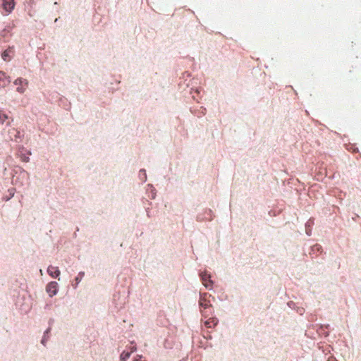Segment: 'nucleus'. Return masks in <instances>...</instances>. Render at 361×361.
<instances>
[{
  "label": "nucleus",
  "instance_id": "nucleus-1",
  "mask_svg": "<svg viewBox=\"0 0 361 361\" xmlns=\"http://www.w3.org/2000/svg\"><path fill=\"white\" fill-rule=\"evenodd\" d=\"M14 85L17 86L16 91L20 94L25 92L26 87L28 85L27 79L23 78H18L13 82Z\"/></svg>",
  "mask_w": 361,
  "mask_h": 361
},
{
  "label": "nucleus",
  "instance_id": "nucleus-2",
  "mask_svg": "<svg viewBox=\"0 0 361 361\" xmlns=\"http://www.w3.org/2000/svg\"><path fill=\"white\" fill-rule=\"evenodd\" d=\"M46 290L50 297H52L58 293V283L56 281L49 283L46 287Z\"/></svg>",
  "mask_w": 361,
  "mask_h": 361
},
{
  "label": "nucleus",
  "instance_id": "nucleus-3",
  "mask_svg": "<svg viewBox=\"0 0 361 361\" xmlns=\"http://www.w3.org/2000/svg\"><path fill=\"white\" fill-rule=\"evenodd\" d=\"M201 279L202 281L203 285L207 288H210V286L212 285L213 281L210 279L211 275L207 274V272H203L200 274Z\"/></svg>",
  "mask_w": 361,
  "mask_h": 361
},
{
  "label": "nucleus",
  "instance_id": "nucleus-4",
  "mask_svg": "<svg viewBox=\"0 0 361 361\" xmlns=\"http://www.w3.org/2000/svg\"><path fill=\"white\" fill-rule=\"evenodd\" d=\"M14 6V0H3V8L7 13L11 12Z\"/></svg>",
  "mask_w": 361,
  "mask_h": 361
},
{
  "label": "nucleus",
  "instance_id": "nucleus-5",
  "mask_svg": "<svg viewBox=\"0 0 361 361\" xmlns=\"http://www.w3.org/2000/svg\"><path fill=\"white\" fill-rule=\"evenodd\" d=\"M47 272L52 278H58L61 274L59 268L53 266L48 267Z\"/></svg>",
  "mask_w": 361,
  "mask_h": 361
},
{
  "label": "nucleus",
  "instance_id": "nucleus-6",
  "mask_svg": "<svg viewBox=\"0 0 361 361\" xmlns=\"http://www.w3.org/2000/svg\"><path fill=\"white\" fill-rule=\"evenodd\" d=\"M9 135L11 140L18 141V139L20 137V132L16 128H12L9 130Z\"/></svg>",
  "mask_w": 361,
  "mask_h": 361
},
{
  "label": "nucleus",
  "instance_id": "nucleus-7",
  "mask_svg": "<svg viewBox=\"0 0 361 361\" xmlns=\"http://www.w3.org/2000/svg\"><path fill=\"white\" fill-rule=\"evenodd\" d=\"M11 53L12 51L10 49L5 50L1 54L3 60L5 61H9L11 59Z\"/></svg>",
  "mask_w": 361,
  "mask_h": 361
},
{
  "label": "nucleus",
  "instance_id": "nucleus-8",
  "mask_svg": "<svg viewBox=\"0 0 361 361\" xmlns=\"http://www.w3.org/2000/svg\"><path fill=\"white\" fill-rule=\"evenodd\" d=\"M200 306L201 308H204V310H205L206 309L209 307L211 305L209 304L202 296H201L200 299Z\"/></svg>",
  "mask_w": 361,
  "mask_h": 361
},
{
  "label": "nucleus",
  "instance_id": "nucleus-9",
  "mask_svg": "<svg viewBox=\"0 0 361 361\" xmlns=\"http://www.w3.org/2000/svg\"><path fill=\"white\" fill-rule=\"evenodd\" d=\"M130 356V353L128 352H123L121 354L120 359L121 361H126Z\"/></svg>",
  "mask_w": 361,
  "mask_h": 361
},
{
  "label": "nucleus",
  "instance_id": "nucleus-10",
  "mask_svg": "<svg viewBox=\"0 0 361 361\" xmlns=\"http://www.w3.org/2000/svg\"><path fill=\"white\" fill-rule=\"evenodd\" d=\"M7 118L8 116L0 110V123H4Z\"/></svg>",
  "mask_w": 361,
  "mask_h": 361
},
{
  "label": "nucleus",
  "instance_id": "nucleus-11",
  "mask_svg": "<svg viewBox=\"0 0 361 361\" xmlns=\"http://www.w3.org/2000/svg\"><path fill=\"white\" fill-rule=\"evenodd\" d=\"M83 276H84V272H80L79 276L75 277V281H76V284L74 286L75 288L77 287L78 284L81 281Z\"/></svg>",
  "mask_w": 361,
  "mask_h": 361
},
{
  "label": "nucleus",
  "instance_id": "nucleus-12",
  "mask_svg": "<svg viewBox=\"0 0 361 361\" xmlns=\"http://www.w3.org/2000/svg\"><path fill=\"white\" fill-rule=\"evenodd\" d=\"M140 176L142 179L143 181L146 180V173L145 170H140Z\"/></svg>",
  "mask_w": 361,
  "mask_h": 361
},
{
  "label": "nucleus",
  "instance_id": "nucleus-13",
  "mask_svg": "<svg viewBox=\"0 0 361 361\" xmlns=\"http://www.w3.org/2000/svg\"><path fill=\"white\" fill-rule=\"evenodd\" d=\"M212 324H213V325H215V324H216V322H215L214 320H212V322H210V321H206V322H204V324H205V326H206L207 327H208V328H211V327H212Z\"/></svg>",
  "mask_w": 361,
  "mask_h": 361
},
{
  "label": "nucleus",
  "instance_id": "nucleus-14",
  "mask_svg": "<svg viewBox=\"0 0 361 361\" xmlns=\"http://www.w3.org/2000/svg\"><path fill=\"white\" fill-rule=\"evenodd\" d=\"M21 159H22V161H25V162H28V161H29V160H30V158H29V157H27V156H23V157H21Z\"/></svg>",
  "mask_w": 361,
  "mask_h": 361
},
{
  "label": "nucleus",
  "instance_id": "nucleus-15",
  "mask_svg": "<svg viewBox=\"0 0 361 361\" xmlns=\"http://www.w3.org/2000/svg\"><path fill=\"white\" fill-rule=\"evenodd\" d=\"M135 350H136V347H135V346H133V347L131 348V352H134V351H135Z\"/></svg>",
  "mask_w": 361,
  "mask_h": 361
},
{
  "label": "nucleus",
  "instance_id": "nucleus-16",
  "mask_svg": "<svg viewBox=\"0 0 361 361\" xmlns=\"http://www.w3.org/2000/svg\"><path fill=\"white\" fill-rule=\"evenodd\" d=\"M202 314L206 316L207 312L206 311H203V310H202Z\"/></svg>",
  "mask_w": 361,
  "mask_h": 361
},
{
  "label": "nucleus",
  "instance_id": "nucleus-17",
  "mask_svg": "<svg viewBox=\"0 0 361 361\" xmlns=\"http://www.w3.org/2000/svg\"><path fill=\"white\" fill-rule=\"evenodd\" d=\"M39 272H40L41 275H42V274H43V272H42V269H40V270H39Z\"/></svg>",
  "mask_w": 361,
  "mask_h": 361
}]
</instances>
